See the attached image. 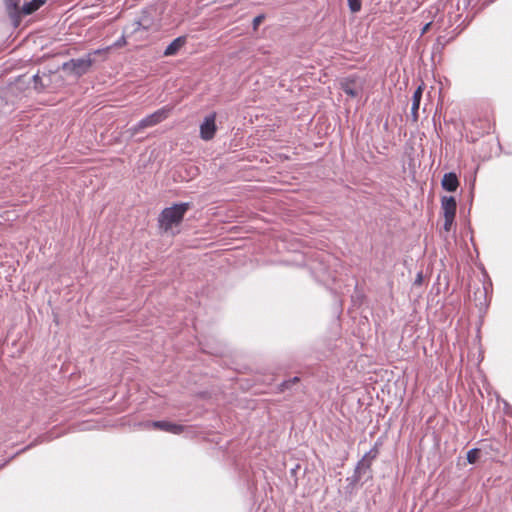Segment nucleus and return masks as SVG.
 <instances>
[{
    "instance_id": "obj_1",
    "label": "nucleus",
    "mask_w": 512,
    "mask_h": 512,
    "mask_svg": "<svg viewBox=\"0 0 512 512\" xmlns=\"http://www.w3.org/2000/svg\"><path fill=\"white\" fill-rule=\"evenodd\" d=\"M189 208V203L174 204L171 207L165 208L158 218L159 227L164 232L172 230L173 227L178 226L182 222Z\"/></svg>"
},
{
    "instance_id": "obj_2",
    "label": "nucleus",
    "mask_w": 512,
    "mask_h": 512,
    "mask_svg": "<svg viewBox=\"0 0 512 512\" xmlns=\"http://www.w3.org/2000/svg\"><path fill=\"white\" fill-rule=\"evenodd\" d=\"M170 112V107H163L140 120L135 126L129 128L126 133L130 138H132L140 131L153 127L164 121L169 116Z\"/></svg>"
},
{
    "instance_id": "obj_3",
    "label": "nucleus",
    "mask_w": 512,
    "mask_h": 512,
    "mask_svg": "<svg viewBox=\"0 0 512 512\" xmlns=\"http://www.w3.org/2000/svg\"><path fill=\"white\" fill-rule=\"evenodd\" d=\"M94 60L91 58V54L78 59H72L63 64V70L67 71L75 76H81L88 72L92 66Z\"/></svg>"
},
{
    "instance_id": "obj_4",
    "label": "nucleus",
    "mask_w": 512,
    "mask_h": 512,
    "mask_svg": "<svg viewBox=\"0 0 512 512\" xmlns=\"http://www.w3.org/2000/svg\"><path fill=\"white\" fill-rule=\"evenodd\" d=\"M456 200L452 196H443L441 199V210L444 217L443 228L446 232H449L452 228L455 215H456Z\"/></svg>"
},
{
    "instance_id": "obj_5",
    "label": "nucleus",
    "mask_w": 512,
    "mask_h": 512,
    "mask_svg": "<svg viewBox=\"0 0 512 512\" xmlns=\"http://www.w3.org/2000/svg\"><path fill=\"white\" fill-rule=\"evenodd\" d=\"M341 89L350 97H358L364 88V81L360 77H346L340 81Z\"/></svg>"
},
{
    "instance_id": "obj_6",
    "label": "nucleus",
    "mask_w": 512,
    "mask_h": 512,
    "mask_svg": "<svg viewBox=\"0 0 512 512\" xmlns=\"http://www.w3.org/2000/svg\"><path fill=\"white\" fill-rule=\"evenodd\" d=\"M216 114L212 113L205 117L204 121L200 125V137L205 140H211L216 133Z\"/></svg>"
},
{
    "instance_id": "obj_7",
    "label": "nucleus",
    "mask_w": 512,
    "mask_h": 512,
    "mask_svg": "<svg viewBox=\"0 0 512 512\" xmlns=\"http://www.w3.org/2000/svg\"><path fill=\"white\" fill-rule=\"evenodd\" d=\"M147 426L172 434H180L184 430V427L182 425L171 423L168 421H153L147 423Z\"/></svg>"
},
{
    "instance_id": "obj_8",
    "label": "nucleus",
    "mask_w": 512,
    "mask_h": 512,
    "mask_svg": "<svg viewBox=\"0 0 512 512\" xmlns=\"http://www.w3.org/2000/svg\"><path fill=\"white\" fill-rule=\"evenodd\" d=\"M442 187L449 191L454 192L457 190L459 186V181L455 173H446L444 174L442 181H441Z\"/></svg>"
},
{
    "instance_id": "obj_9",
    "label": "nucleus",
    "mask_w": 512,
    "mask_h": 512,
    "mask_svg": "<svg viewBox=\"0 0 512 512\" xmlns=\"http://www.w3.org/2000/svg\"><path fill=\"white\" fill-rule=\"evenodd\" d=\"M186 38L185 37H178L174 39L165 49L164 55L165 56H172L175 55L185 44Z\"/></svg>"
},
{
    "instance_id": "obj_10",
    "label": "nucleus",
    "mask_w": 512,
    "mask_h": 512,
    "mask_svg": "<svg viewBox=\"0 0 512 512\" xmlns=\"http://www.w3.org/2000/svg\"><path fill=\"white\" fill-rule=\"evenodd\" d=\"M44 4L43 0H32L28 3H25L22 7V12L25 15H29L34 11L38 10Z\"/></svg>"
},
{
    "instance_id": "obj_11",
    "label": "nucleus",
    "mask_w": 512,
    "mask_h": 512,
    "mask_svg": "<svg viewBox=\"0 0 512 512\" xmlns=\"http://www.w3.org/2000/svg\"><path fill=\"white\" fill-rule=\"evenodd\" d=\"M423 84L419 85L418 88L415 90L413 97H412V110H419L420 107V101L422 98L423 93Z\"/></svg>"
},
{
    "instance_id": "obj_12",
    "label": "nucleus",
    "mask_w": 512,
    "mask_h": 512,
    "mask_svg": "<svg viewBox=\"0 0 512 512\" xmlns=\"http://www.w3.org/2000/svg\"><path fill=\"white\" fill-rule=\"evenodd\" d=\"M480 450L478 449H471L467 453V460L469 463L473 464L475 463L479 458Z\"/></svg>"
},
{
    "instance_id": "obj_13",
    "label": "nucleus",
    "mask_w": 512,
    "mask_h": 512,
    "mask_svg": "<svg viewBox=\"0 0 512 512\" xmlns=\"http://www.w3.org/2000/svg\"><path fill=\"white\" fill-rule=\"evenodd\" d=\"M361 1L362 0H348V5L351 12L356 13L361 9Z\"/></svg>"
},
{
    "instance_id": "obj_14",
    "label": "nucleus",
    "mask_w": 512,
    "mask_h": 512,
    "mask_svg": "<svg viewBox=\"0 0 512 512\" xmlns=\"http://www.w3.org/2000/svg\"><path fill=\"white\" fill-rule=\"evenodd\" d=\"M6 5L10 9H17L20 0H5Z\"/></svg>"
},
{
    "instance_id": "obj_15",
    "label": "nucleus",
    "mask_w": 512,
    "mask_h": 512,
    "mask_svg": "<svg viewBox=\"0 0 512 512\" xmlns=\"http://www.w3.org/2000/svg\"><path fill=\"white\" fill-rule=\"evenodd\" d=\"M263 19H264L263 15H259V16L255 17L253 20V28L257 29V27L262 23Z\"/></svg>"
},
{
    "instance_id": "obj_16",
    "label": "nucleus",
    "mask_w": 512,
    "mask_h": 512,
    "mask_svg": "<svg viewBox=\"0 0 512 512\" xmlns=\"http://www.w3.org/2000/svg\"><path fill=\"white\" fill-rule=\"evenodd\" d=\"M298 381H299V378L298 377H294L291 380L284 382L282 384V386L285 387V388H289L292 384H295Z\"/></svg>"
},
{
    "instance_id": "obj_17",
    "label": "nucleus",
    "mask_w": 512,
    "mask_h": 512,
    "mask_svg": "<svg viewBox=\"0 0 512 512\" xmlns=\"http://www.w3.org/2000/svg\"><path fill=\"white\" fill-rule=\"evenodd\" d=\"M371 453H372V451H371V452H369V453H367V454L362 458V460H361V462H360V463H361V464H363V463H364L368 458L373 459V458L376 456V452H374V453L370 456V454H371Z\"/></svg>"
},
{
    "instance_id": "obj_18",
    "label": "nucleus",
    "mask_w": 512,
    "mask_h": 512,
    "mask_svg": "<svg viewBox=\"0 0 512 512\" xmlns=\"http://www.w3.org/2000/svg\"><path fill=\"white\" fill-rule=\"evenodd\" d=\"M126 44V40L124 37H121L117 42H115V47H121Z\"/></svg>"
},
{
    "instance_id": "obj_19",
    "label": "nucleus",
    "mask_w": 512,
    "mask_h": 512,
    "mask_svg": "<svg viewBox=\"0 0 512 512\" xmlns=\"http://www.w3.org/2000/svg\"><path fill=\"white\" fill-rule=\"evenodd\" d=\"M411 117H412V120H413L414 122H417V121H418V118H419L418 110H412V109H411Z\"/></svg>"
},
{
    "instance_id": "obj_20",
    "label": "nucleus",
    "mask_w": 512,
    "mask_h": 512,
    "mask_svg": "<svg viewBox=\"0 0 512 512\" xmlns=\"http://www.w3.org/2000/svg\"><path fill=\"white\" fill-rule=\"evenodd\" d=\"M428 27H429V24H427L424 28H423V33L428 30Z\"/></svg>"
},
{
    "instance_id": "obj_21",
    "label": "nucleus",
    "mask_w": 512,
    "mask_h": 512,
    "mask_svg": "<svg viewBox=\"0 0 512 512\" xmlns=\"http://www.w3.org/2000/svg\"><path fill=\"white\" fill-rule=\"evenodd\" d=\"M38 79H39V76H38V75H35V76H34V80H35V82H37V81H38Z\"/></svg>"
},
{
    "instance_id": "obj_22",
    "label": "nucleus",
    "mask_w": 512,
    "mask_h": 512,
    "mask_svg": "<svg viewBox=\"0 0 512 512\" xmlns=\"http://www.w3.org/2000/svg\"><path fill=\"white\" fill-rule=\"evenodd\" d=\"M101 52V50H96L94 51V54H99Z\"/></svg>"
}]
</instances>
